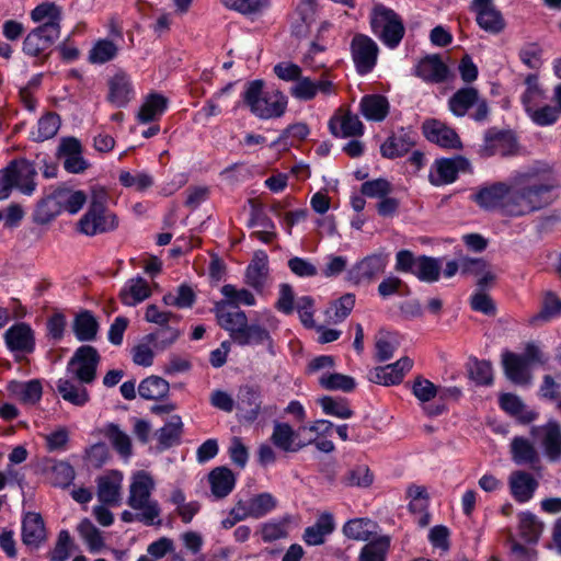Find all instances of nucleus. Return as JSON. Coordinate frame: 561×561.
<instances>
[{
  "label": "nucleus",
  "instance_id": "obj_43",
  "mask_svg": "<svg viewBox=\"0 0 561 561\" xmlns=\"http://www.w3.org/2000/svg\"><path fill=\"white\" fill-rule=\"evenodd\" d=\"M376 527L377 525L368 518H355L344 525L343 531L350 539L367 541L375 534Z\"/></svg>",
  "mask_w": 561,
  "mask_h": 561
},
{
  "label": "nucleus",
  "instance_id": "obj_39",
  "mask_svg": "<svg viewBox=\"0 0 561 561\" xmlns=\"http://www.w3.org/2000/svg\"><path fill=\"white\" fill-rule=\"evenodd\" d=\"M183 433V422L180 415L171 416L157 433V438L161 449H168L179 444Z\"/></svg>",
  "mask_w": 561,
  "mask_h": 561
},
{
  "label": "nucleus",
  "instance_id": "obj_59",
  "mask_svg": "<svg viewBox=\"0 0 561 561\" xmlns=\"http://www.w3.org/2000/svg\"><path fill=\"white\" fill-rule=\"evenodd\" d=\"M355 306V296L345 294L335 300L331 308L327 311L329 321L333 323L342 322L353 310Z\"/></svg>",
  "mask_w": 561,
  "mask_h": 561
},
{
  "label": "nucleus",
  "instance_id": "obj_50",
  "mask_svg": "<svg viewBox=\"0 0 561 561\" xmlns=\"http://www.w3.org/2000/svg\"><path fill=\"white\" fill-rule=\"evenodd\" d=\"M319 404L325 414L333 415L339 419L346 420L352 417L354 414L345 398L325 396L319 399Z\"/></svg>",
  "mask_w": 561,
  "mask_h": 561
},
{
  "label": "nucleus",
  "instance_id": "obj_12",
  "mask_svg": "<svg viewBox=\"0 0 561 561\" xmlns=\"http://www.w3.org/2000/svg\"><path fill=\"white\" fill-rule=\"evenodd\" d=\"M236 409L241 420L248 423L256 421L262 411L260 387L252 385L241 386L237 394Z\"/></svg>",
  "mask_w": 561,
  "mask_h": 561
},
{
  "label": "nucleus",
  "instance_id": "obj_28",
  "mask_svg": "<svg viewBox=\"0 0 561 561\" xmlns=\"http://www.w3.org/2000/svg\"><path fill=\"white\" fill-rule=\"evenodd\" d=\"M268 278V259L264 251H256L245 271V283L262 291Z\"/></svg>",
  "mask_w": 561,
  "mask_h": 561
},
{
  "label": "nucleus",
  "instance_id": "obj_19",
  "mask_svg": "<svg viewBox=\"0 0 561 561\" xmlns=\"http://www.w3.org/2000/svg\"><path fill=\"white\" fill-rule=\"evenodd\" d=\"M107 100L117 107L126 106L134 98V85L130 76L124 71H116L107 81Z\"/></svg>",
  "mask_w": 561,
  "mask_h": 561
},
{
  "label": "nucleus",
  "instance_id": "obj_46",
  "mask_svg": "<svg viewBox=\"0 0 561 561\" xmlns=\"http://www.w3.org/2000/svg\"><path fill=\"white\" fill-rule=\"evenodd\" d=\"M440 271L442 264L439 259L420 255L417 256V264L413 275L421 282L434 283L439 279Z\"/></svg>",
  "mask_w": 561,
  "mask_h": 561
},
{
  "label": "nucleus",
  "instance_id": "obj_63",
  "mask_svg": "<svg viewBox=\"0 0 561 561\" xmlns=\"http://www.w3.org/2000/svg\"><path fill=\"white\" fill-rule=\"evenodd\" d=\"M73 547L72 538L68 530H60L55 547L49 552L50 561H66Z\"/></svg>",
  "mask_w": 561,
  "mask_h": 561
},
{
  "label": "nucleus",
  "instance_id": "obj_49",
  "mask_svg": "<svg viewBox=\"0 0 561 561\" xmlns=\"http://www.w3.org/2000/svg\"><path fill=\"white\" fill-rule=\"evenodd\" d=\"M519 151L516 135L512 130L493 133V153L502 157L515 156Z\"/></svg>",
  "mask_w": 561,
  "mask_h": 561
},
{
  "label": "nucleus",
  "instance_id": "obj_47",
  "mask_svg": "<svg viewBox=\"0 0 561 561\" xmlns=\"http://www.w3.org/2000/svg\"><path fill=\"white\" fill-rule=\"evenodd\" d=\"M389 548L390 538L388 536L378 537L362 548L358 561H386Z\"/></svg>",
  "mask_w": 561,
  "mask_h": 561
},
{
  "label": "nucleus",
  "instance_id": "obj_9",
  "mask_svg": "<svg viewBox=\"0 0 561 561\" xmlns=\"http://www.w3.org/2000/svg\"><path fill=\"white\" fill-rule=\"evenodd\" d=\"M101 356L92 345L78 347L67 364V373L80 383H92L96 378V369Z\"/></svg>",
  "mask_w": 561,
  "mask_h": 561
},
{
  "label": "nucleus",
  "instance_id": "obj_16",
  "mask_svg": "<svg viewBox=\"0 0 561 561\" xmlns=\"http://www.w3.org/2000/svg\"><path fill=\"white\" fill-rule=\"evenodd\" d=\"M388 256L382 253L371 254L356 263L350 271V278L356 283H369L385 273Z\"/></svg>",
  "mask_w": 561,
  "mask_h": 561
},
{
  "label": "nucleus",
  "instance_id": "obj_53",
  "mask_svg": "<svg viewBox=\"0 0 561 561\" xmlns=\"http://www.w3.org/2000/svg\"><path fill=\"white\" fill-rule=\"evenodd\" d=\"M467 373L469 379L477 386L491 383V364L485 359L470 358L467 363Z\"/></svg>",
  "mask_w": 561,
  "mask_h": 561
},
{
  "label": "nucleus",
  "instance_id": "obj_17",
  "mask_svg": "<svg viewBox=\"0 0 561 561\" xmlns=\"http://www.w3.org/2000/svg\"><path fill=\"white\" fill-rule=\"evenodd\" d=\"M502 367L505 377L516 386L528 387L533 382L529 365L522 356L506 351L502 354Z\"/></svg>",
  "mask_w": 561,
  "mask_h": 561
},
{
  "label": "nucleus",
  "instance_id": "obj_27",
  "mask_svg": "<svg viewBox=\"0 0 561 561\" xmlns=\"http://www.w3.org/2000/svg\"><path fill=\"white\" fill-rule=\"evenodd\" d=\"M511 455L516 465L535 469L540 463V456L535 445L526 437L516 436L511 442Z\"/></svg>",
  "mask_w": 561,
  "mask_h": 561
},
{
  "label": "nucleus",
  "instance_id": "obj_11",
  "mask_svg": "<svg viewBox=\"0 0 561 561\" xmlns=\"http://www.w3.org/2000/svg\"><path fill=\"white\" fill-rule=\"evenodd\" d=\"M377 44L367 35L357 34L351 43L352 58L359 75H366L373 70L378 56Z\"/></svg>",
  "mask_w": 561,
  "mask_h": 561
},
{
  "label": "nucleus",
  "instance_id": "obj_18",
  "mask_svg": "<svg viewBox=\"0 0 561 561\" xmlns=\"http://www.w3.org/2000/svg\"><path fill=\"white\" fill-rule=\"evenodd\" d=\"M8 348L13 353L31 354L35 350V335L31 327L24 322L16 323L4 333Z\"/></svg>",
  "mask_w": 561,
  "mask_h": 561
},
{
  "label": "nucleus",
  "instance_id": "obj_61",
  "mask_svg": "<svg viewBox=\"0 0 561 561\" xmlns=\"http://www.w3.org/2000/svg\"><path fill=\"white\" fill-rule=\"evenodd\" d=\"M252 518H261L276 506V500L270 493L257 494L248 500Z\"/></svg>",
  "mask_w": 561,
  "mask_h": 561
},
{
  "label": "nucleus",
  "instance_id": "obj_56",
  "mask_svg": "<svg viewBox=\"0 0 561 561\" xmlns=\"http://www.w3.org/2000/svg\"><path fill=\"white\" fill-rule=\"evenodd\" d=\"M542 55L543 49L536 42L524 44L518 51V57L523 65L535 71H538L543 65Z\"/></svg>",
  "mask_w": 561,
  "mask_h": 561
},
{
  "label": "nucleus",
  "instance_id": "obj_7",
  "mask_svg": "<svg viewBox=\"0 0 561 561\" xmlns=\"http://www.w3.org/2000/svg\"><path fill=\"white\" fill-rule=\"evenodd\" d=\"M37 172L32 162L26 159H14L0 170V199L10 196L13 187L23 194L31 195L36 186L34 181Z\"/></svg>",
  "mask_w": 561,
  "mask_h": 561
},
{
  "label": "nucleus",
  "instance_id": "obj_5",
  "mask_svg": "<svg viewBox=\"0 0 561 561\" xmlns=\"http://www.w3.org/2000/svg\"><path fill=\"white\" fill-rule=\"evenodd\" d=\"M107 193L103 188H94L87 213L78 221L80 232L95 236L114 231L118 227L117 216L106 208Z\"/></svg>",
  "mask_w": 561,
  "mask_h": 561
},
{
  "label": "nucleus",
  "instance_id": "obj_15",
  "mask_svg": "<svg viewBox=\"0 0 561 561\" xmlns=\"http://www.w3.org/2000/svg\"><path fill=\"white\" fill-rule=\"evenodd\" d=\"M435 172L428 175L431 184L440 186L455 182L460 171L469 168V161L462 156L443 158L435 161Z\"/></svg>",
  "mask_w": 561,
  "mask_h": 561
},
{
  "label": "nucleus",
  "instance_id": "obj_4",
  "mask_svg": "<svg viewBox=\"0 0 561 561\" xmlns=\"http://www.w3.org/2000/svg\"><path fill=\"white\" fill-rule=\"evenodd\" d=\"M518 535L527 546L517 541L512 531H508L507 542L510 545L511 561H537L538 551L533 546L539 541L545 524L535 514L523 512L518 515Z\"/></svg>",
  "mask_w": 561,
  "mask_h": 561
},
{
  "label": "nucleus",
  "instance_id": "obj_38",
  "mask_svg": "<svg viewBox=\"0 0 561 561\" xmlns=\"http://www.w3.org/2000/svg\"><path fill=\"white\" fill-rule=\"evenodd\" d=\"M168 106V99L159 93L149 94L138 112L140 123H150L163 114Z\"/></svg>",
  "mask_w": 561,
  "mask_h": 561
},
{
  "label": "nucleus",
  "instance_id": "obj_10",
  "mask_svg": "<svg viewBox=\"0 0 561 561\" xmlns=\"http://www.w3.org/2000/svg\"><path fill=\"white\" fill-rule=\"evenodd\" d=\"M530 435L537 437L540 435V445L545 456L551 462L561 460V423L554 419L540 426H533Z\"/></svg>",
  "mask_w": 561,
  "mask_h": 561
},
{
  "label": "nucleus",
  "instance_id": "obj_32",
  "mask_svg": "<svg viewBox=\"0 0 561 561\" xmlns=\"http://www.w3.org/2000/svg\"><path fill=\"white\" fill-rule=\"evenodd\" d=\"M71 327L75 336L80 342L95 341L100 329L98 319L90 310L77 313Z\"/></svg>",
  "mask_w": 561,
  "mask_h": 561
},
{
  "label": "nucleus",
  "instance_id": "obj_40",
  "mask_svg": "<svg viewBox=\"0 0 561 561\" xmlns=\"http://www.w3.org/2000/svg\"><path fill=\"white\" fill-rule=\"evenodd\" d=\"M479 101V92L472 87L459 89L449 99V110L456 116H463Z\"/></svg>",
  "mask_w": 561,
  "mask_h": 561
},
{
  "label": "nucleus",
  "instance_id": "obj_33",
  "mask_svg": "<svg viewBox=\"0 0 561 561\" xmlns=\"http://www.w3.org/2000/svg\"><path fill=\"white\" fill-rule=\"evenodd\" d=\"M8 390L16 397L23 404H36L43 394L42 382L38 379L28 381L13 380L8 385Z\"/></svg>",
  "mask_w": 561,
  "mask_h": 561
},
{
  "label": "nucleus",
  "instance_id": "obj_37",
  "mask_svg": "<svg viewBox=\"0 0 561 561\" xmlns=\"http://www.w3.org/2000/svg\"><path fill=\"white\" fill-rule=\"evenodd\" d=\"M83 385H76L69 379L60 378L57 381V391L65 401L76 407H83L90 400L89 391Z\"/></svg>",
  "mask_w": 561,
  "mask_h": 561
},
{
  "label": "nucleus",
  "instance_id": "obj_24",
  "mask_svg": "<svg viewBox=\"0 0 561 561\" xmlns=\"http://www.w3.org/2000/svg\"><path fill=\"white\" fill-rule=\"evenodd\" d=\"M227 302H216L214 312L217 318L218 324L226 331L229 332L230 337L232 341L236 340V336L239 335L241 330L244 328L248 318L244 311L242 310H234V311H228L227 309Z\"/></svg>",
  "mask_w": 561,
  "mask_h": 561
},
{
  "label": "nucleus",
  "instance_id": "obj_64",
  "mask_svg": "<svg viewBox=\"0 0 561 561\" xmlns=\"http://www.w3.org/2000/svg\"><path fill=\"white\" fill-rule=\"evenodd\" d=\"M369 380L379 385L390 386L402 381V375L397 373L393 364L377 367L370 371Z\"/></svg>",
  "mask_w": 561,
  "mask_h": 561
},
{
  "label": "nucleus",
  "instance_id": "obj_62",
  "mask_svg": "<svg viewBox=\"0 0 561 561\" xmlns=\"http://www.w3.org/2000/svg\"><path fill=\"white\" fill-rule=\"evenodd\" d=\"M378 294L382 298H388L392 295L408 296L410 288L401 278L388 276L378 285Z\"/></svg>",
  "mask_w": 561,
  "mask_h": 561
},
{
  "label": "nucleus",
  "instance_id": "obj_1",
  "mask_svg": "<svg viewBox=\"0 0 561 561\" xmlns=\"http://www.w3.org/2000/svg\"><path fill=\"white\" fill-rule=\"evenodd\" d=\"M522 185L511 188L493 183V211L503 216H525L551 205L556 195L550 183L534 182L528 173L519 175Z\"/></svg>",
  "mask_w": 561,
  "mask_h": 561
},
{
  "label": "nucleus",
  "instance_id": "obj_57",
  "mask_svg": "<svg viewBox=\"0 0 561 561\" xmlns=\"http://www.w3.org/2000/svg\"><path fill=\"white\" fill-rule=\"evenodd\" d=\"M56 197L60 202L61 209L70 214L78 213L87 201L85 194L82 191L72 192L64 187L56 190Z\"/></svg>",
  "mask_w": 561,
  "mask_h": 561
},
{
  "label": "nucleus",
  "instance_id": "obj_41",
  "mask_svg": "<svg viewBox=\"0 0 561 561\" xmlns=\"http://www.w3.org/2000/svg\"><path fill=\"white\" fill-rule=\"evenodd\" d=\"M334 529L332 516L322 514L313 526L307 527L304 534V540L309 546H317L324 542L327 535Z\"/></svg>",
  "mask_w": 561,
  "mask_h": 561
},
{
  "label": "nucleus",
  "instance_id": "obj_58",
  "mask_svg": "<svg viewBox=\"0 0 561 561\" xmlns=\"http://www.w3.org/2000/svg\"><path fill=\"white\" fill-rule=\"evenodd\" d=\"M105 436L112 443L113 447L122 455L129 456L131 454V443L129 436L121 431L119 426L114 423L106 425L104 430Z\"/></svg>",
  "mask_w": 561,
  "mask_h": 561
},
{
  "label": "nucleus",
  "instance_id": "obj_30",
  "mask_svg": "<svg viewBox=\"0 0 561 561\" xmlns=\"http://www.w3.org/2000/svg\"><path fill=\"white\" fill-rule=\"evenodd\" d=\"M329 128L335 137H357L364 133V125L356 114L346 112L341 116H333L329 122Z\"/></svg>",
  "mask_w": 561,
  "mask_h": 561
},
{
  "label": "nucleus",
  "instance_id": "obj_8",
  "mask_svg": "<svg viewBox=\"0 0 561 561\" xmlns=\"http://www.w3.org/2000/svg\"><path fill=\"white\" fill-rule=\"evenodd\" d=\"M374 34L389 48H396L405 34L401 16L383 4H376L370 14Z\"/></svg>",
  "mask_w": 561,
  "mask_h": 561
},
{
  "label": "nucleus",
  "instance_id": "obj_14",
  "mask_svg": "<svg viewBox=\"0 0 561 561\" xmlns=\"http://www.w3.org/2000/svg\"><path fill=\"white\" fill-rule=\"evenodd\" d=\"M422 131L425 138L446 149L461 148V140L458 134L445 123L431 118L422 124Z\"/></svg>",
  "mask_w": 561,
  "mask_h": 561
},
{
  "label": "nucleus",
  "instance_id": "obj_25",
  "mask_svg": "<svg viewBox=\"0 0 561 561\" xmlns=\"http://www.w3.org/2000/svg\"><path fill=\"white\" fill-rule=\"evenodd\" d=\"M298 433L288 424L275 422L271 442L275 447L285 453H297L307 446L305 440H297Z\"/></svg>",
  "mask_w": 561,
  "mask_h": 561
},
{
  "label": "nucleus",
  "instance_id": "obj_45",
  "mask_svg": "<svg viewBox=\"0 0 561 561\" xmlns=\"http://www.w3.org/2000/svg\"><path fill=\"white\" fill-rule=\"evenodd\" d=\"M61 211V205L56 197V190L46 198H43L36 206L33 218L36 224L46 225Z\"/></svg>",
  "mask_w": 561,
  "mask_h": 561
},
{
  "label": "nucleus",
  "instance_id": "obj_60",
  "mask_svg": "<svg viewBox=\"0 0 561 561\" xmlns=\"http://www.w3.org/2000/svg\"><path fill=\"white\" fill-rule=\"evenodd\" d=\"M319 383L327 390H341L344 392L352 391L356 386L353 377L337 373L322 375L319 378Z\"/></svg>",
  "mask_w": 561,
  "mask_h": 561
},
{
  "label": "nucleus",
  "instance_id": "obj_54",
  "mask_svg": "<svg viewBox=\"0 0 561 561\" xmlns=\"http://www.w3.org/2000/svg\"><path fill=\"white\" fill-rule=\"evenodd\" d=\"M80 537L88 545L91 552H98L104 547V540L101 531L88 518L80 522L77 527Z\"/></svg>",
  "mask_w": 561,
  "mask_h": 561
},
{
  "label": "nucleus",
  "instance_id": "obj_21",
  "mask_svg": "<svg viewBox=\"0 0 561 561\" xmlns=\"http://www.w3.org/2000/svg\"><path fill=\"white\" fill-rule=\"evenodd\" d=\"M414 136L415 134L411 128L402 127L392 133L380 147L382 157L394 159L404 156L415 145Z\"/></svg>",
  "mask_w": 561,
  "mask_h": 561
},
{
  "label": "nucleus",
  "instance_id": "obj_52",
  "mask_svg": "<svg viewBox=\"0 0 561 561\" xmlns=\"http://www.w3.org/2000/svg\"><path fill=\"white\" fill-rule=\"evenodd\" d=\"M221 294L225 296L226 299L221 300L220 302H227V306L238 308L240 305H255L254 295L245 288L238 289L236 286L227 284L222 286Z\"/></svg>",
  "mask_w": 561,
  "mask_h": 561
},
{
  "label": "nucleus",
  "instance_id": "obj_48",
  "mask_svg": "<svg viewBox=\"0 0 561 561\" xmlns=\"http://www.w3.org/2000/svg\"><path fill=\"white\" fill-rule=\"evenodd\" d=\"M271 341L270 332L260 324H248L247 322L233 342L241 346H245L264 344L265 342L271 343Z\"/></svg>",
  "mask_w": 561,
  "mask_h": 561
},
{
  "label": "nucleus",
  "instance_id": "obj_42",
  "mask_svg": "<svg viewBox=\"0 0 561 561\" xmlns=\"http://www.w3.org/2000/svg\"><path fill=\"white\" fill-rule=\"evenodd\" d=\"M169 382L158 376L144 379L138 386L139 396L146 400H160L169 393Z\"/></svg>",
  "mask_w": 561,
  "mask_h": 561
},
{
  "label": "nucleus",
  "instance_id": "obj_34",
  "mask_svg": "<svg viewBox=\"0 0 561 561\" xmlns=\"http://www.w3.org/2000/svg\"><path fill=\"white\" fill-rule=\"evenodd\" d=\"M119 299L125 306H136L151 296L148 282L142 277L129 279L119 291Z\"/></svg>",
  "mask_w": 561,
  "mask_h": 561
},
{
  "label": "nucleus",
  "instance_id": "obj_6",
  "mask_svg": "<svg viewBox=\"0 0 561 561\" xmlns=\"http://www.w3.org/2000/svg\"><path fill=\"white\" fill-rule=\"evenodd\" d=\"M263 88L262 80L251 81L247 85L243 100L251 113L261 119L283 116L287 108V98L280 91L273 94L264 93Z\"/></svg>",
  "mask_w": 561,
  "mask_h": 561
},
{
  "label": "nucleus",
  "instance_id": "obj_20",
  "mask_svg": "<svg viewBox=\"0 0 561 561\" xmlns=\"http://www.w3.org/2000/svg\"><path fill=\"white\" fill-rule=\"evenodd\" d=\"M82 147L75 137L62 138L58 147V157L64 160V168L70 173H81L88 168L82 157Z\"/></svg>",
  "mask_w": 561,
  "mask_h": 561
},
{
  "label": "nucleus",
  "instance_id": "obj_26",
  "mask_svg": "<svg viewBox=\"0 0 561 561\" xmlns=\"http://www.w3.org/2000/svg\"><path fill=\"white\" fill-rule=\"evenodd\" d=\"M123 474L112 471L98 480V499L106 505H118L121 503Z\"/></svg>",
  "mask_w": 561,
  "mask_h": 561
},
{
  "label": "nucleus",
  "instance_id": "obj_3",
  "mask_svg": "<svg viewBox=\"0 0 561 561\" xmlns=\"http://www.w3.org/2000/svg\"><path fill=\"white\" fill-rule=\"evenodd\" d=\"M153 490L154 481L152 477L145 471H138L134 474L129 485L127 504L138 512V522L147 526H161L162 522L159 519L160 505L151 497Z\"/></svg>",
  "mask_w": 561,
  "mask_h": 561
},
{
  "label": "nucleus",
  "instance_id": "obj_23",
  "mask_svg": "<svg viewBox=\"0 0 561 561\" xmlns=\"http://www.w3.org/2000/svg\"><path fill=\"white\" fill-rule=\"evenodd\" d=\"M448 67L439 55H428L422 58L415 67V75L431 83L444 82L448 77Z\"/></svg>",
  "mask_w": 561,
  "mask_h": 561
},
{
  "label": "nucleus",
  "instance_id": "obj_22",
  "mask_svg": "<svg viewBox=\"0 0 561 561\" xmlns=\"http://www.w3.org/2000/svg\"><path fill=\"white\" fill-rule=\"evenodd\" d=\"M500 408L511 416L516 417L522 424H530L538 417V412L530 410L520 397L511 392L499 394Z\"/></svg>",
  "mask_w": 561,
  "mask_h": 561
},
{
  "label": "nucleus",
  "instance_id": "obj_36",
  "mask_svg": "<svg viewBox=\"0 0 561 561\" xmlns=\"http://www.w3.org/2000/svg\"><path fill=\"white\" fill-rule=\"evenodd\" d=\"M359 108L366 119L381 122L389 113V102L383 95L369 94L360 100Z\"/></svg>",
  "mask_w": 561,
  "mask_h": 561
},
{
  "label": "nucleus",
  "instance_id": "obj_2",
  "mask_svg": "<svg viewBox=\"0 0 561 561\" xmlns=\"http://www.w3.org/2000/svg\"><path fill=\"white\" fill-rule=\"evenodd\" d=\"M31 19L39 25L24 37L22 51L43 64L49 58L50 49L60 36L62 10L55 2H43L31 11Z\"/></svg>",
  "mask_w": 561,
  "mask_h": 561
},
{
  "label": "nucleus",
  "instance_id": "obj_44",
  "mask_svg": "<svg viewBox=\"0 0 561 561\" xmlns=\"http://www.w3.org/2000/svg\"><path fill=\"white\" fill-rule=\"evenodd\" d=\"M60 124L57 113H46L38 119L36 129L32 131V139L39 142L53 138L58 133Z\"/></svg>",
  "mask_w": 561,
  "mask_h": 561
},
{
  "label": "nucleus",
  "instance_id": "obj_51",
  "mask_svg": "<svg viewBox=\"0 0 561 561\" xmlns=\"http://www.w3.org/2000/svg\"><path fill=\"white\" fill-rule=\"evenodd\" d=\"M118 54V46L110 39H99L89 51L91 64H105L113 60Z\"/></svg>",
  "mask_w": 561,
  "mask_h": 561
},
{
  "label": "nucleus",
  "instance_id": "obj_55",
  "mask_svg": "<svg viewBox=\"0 0 561 561\" xmlns=\"http://www.w3.org/2000/svg\"><path fill=\"white\" fill-rule=\"evenodd\" d=\"M180 336V331L170 327H161L154 332L147 334L144 340L148 344H152L157 350H165L171 346Z\"/></svg>",
  "mask_w": 561,
  "mask_h": 561
},
{
  "label": "nucleus",
  "instance_id": "obj_35",
  "mask_svg": "<svg viewBox=\"0 0 561 561\" xmlns=\"http://www.w3.org/2000/svg\"><path fill=\"white\" fill-rule=\"evenodd\" d=\"M211 493L216 499L226 497L236 485V476L227 467H217L208 474Z\"/></svg>",
  "mask_w": 561,
  "mask_h": 561
},
{
  "label": "nucleus",
  "instance_id": "obj_31",
  "mask_svg": "<svg viewBox=\"0 0 561 561\" xmlns=\"http://www.w3.org/2000/svg\"><path fill=\"white\" fill-rule=\"evenodd\" d=\"M46 540V529L38 513L28 512L22 522V541L26 546L38 547Z\"/></svg>",
  "mask_w": 561,
  "mask_h": 561
},
{
  "label": "nucleus",
  "instance_id": "obj_13",
  "mask_svg": "<svg viewBox=\"0 0 561 561\" xmlns=\"http://www.w3.org/2000/svg\"><path fill=\"white\" fill-rule=\"evenodd\" d=\"M318 93L323 95H331L335 93L334 83L327 77H321L318 80H312L309 77L302 75L299 79L289 88V94L298 101H311Z\"/></svg>",
  "mask_w": 561,
  "mask_h": 561
},
{
  "label": "nucleus",
  "instance_id": "obj_29",
  "mask_svg": "<svg viewBox=\"0 0 561 561\" xmlns=\"http://www.w3.org/2000/svg\"><path fill=\"white\" fill-rule=\"evenodd\" d=\"M539 483L526 471H514L510 476V489L514 499L520 503L528 502L535 494Z\"/></svg>",
  "mask_w": 561,
  "mask_h": 561
}]
</instances>
